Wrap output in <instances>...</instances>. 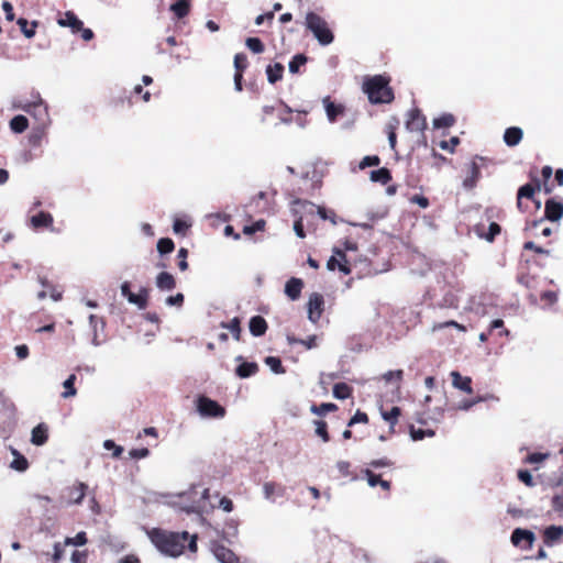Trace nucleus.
Listing matches in <instances>:
<instances>
[{
    "label": "nucleus",
    "mask_w": 563,
    "mask_h": 563,
    "mask_svg": "<svg viewBox=\"0 0 563 563\" xmlns=\"http://www.w3.org/2000/svg\"><path fill=\"white\" fill-rule=\"evenodd\" d=\"M170 11L178 18L183 19L189 14L190 3L189 0H179L170 5Z\"/></svg>",
    "instance_id": "obj_33"
},
{
    "label": "nucleus",
    "mask_w": 563,
    "mask_h": 563,
    "mask_svg": "<svg viewBox=\"0 0 563 563\" xmlns=\"http://www.w3.org/2000/svg\"><path fill=\"white\" fill-rule=\"evenodd\" d=\"M284 74V65L280 63H275L274 65H268L266 68L267 79L271 84H275L283 78Z\"/></svg>",
    "instance_id": "obj_30"
},
{
    "label": "nucleus",
    "mask_w": 563,
    "mask_h": 563,
    "mask_svg": "<svg viewBox=\"0 0 563 563\" xmlns=\"http://www.w3.org/2000/svg\"><path fill=\"white\" fill-rule=\"evenodd\" d=\"M103 448L106 450H112L113 451V453H112L113 457H120L122 452H123V448L120 446V445H117L114 443V441H112V440H106L104 443H103Z\"/></svg>",
    "instance_id": "obj_57"
},
{
    "label": "nucleus",
    "mask_w": 563,
    "mask_h": 563,
    "mask_svg": "<svg viewBox=\"0 0 563 563\" xmlns=\"http://www.w3.org/2000/svg\"><path fill=\"white\" fill-rule=\"evenodd\" d=\"M307 63V57L303 54L295 55L288 64L289 71L297 74L299 68Z\"/></svg>",
    "instance_id": "obj_45"
},
{
    "label": "nucleus",
    "mask_w": 563,
    "mask_h": 563,
    "mask_svg": "<svg viewBox=\"0 0 563 563\" xmlns=\"http://www.w3.org/2000/svg\"><path fill=\"white\" fill-rule=\"evenodd\" d=\"M250 332L254 336H262L267 331V322L262 316H254L249 323Z\"/></svg>",
    "instance_id": "obj_23"
},
{
    "label": "nucleus",
    "mask_w": 563,
    "mask_h": 563,
    "mask_svg": "<svg viewBox=\"0 0 563 563\" xmlns=\"http://www.w3.org/2000/svg\"><path fill=\"white\" fill-rule=\"evenodd\" d=\"M303 288V282L300 278L291 277L285 285V294L291 299L297 300Z\"/></svg>",
    "instance_id": "obj_22"
},
{
    "label": "nucleus",
    "mask_w": 563,
    "mask_h": 563,
    "mask_svg": "<svg viewBox=\"0 0 563 563\" xmlns=\"http://www.w3.org/2000/svg\"><path fill=\"white\" fill-rule=\"evenodd\" d=\"M15 406L0 389V423H11L14 419Z\"/></svg>",
    "instance_id": "obj_11"
},
{
    "label": "nucleus",
    "mask_w": 563,
    "mask_h": 563,
    "mask_svg": "<svg viewBox=\"0 0 563 563\" xmlns=\"http://www.w3.org/2000/svg\"><path fill=\"white\" fill-rule=\"evenodd\" d=\"M518 478L528 487L534 486V481L532 478V475L527 470H519L518 471Z\"/></svg>",
    "instance_id": "obj_56"
},
{
    "label": "nucleus",
    "mask_w": 563,
    "mask_h": 563,
    "mask_svg": "<svg viewBox=\"0 0 563 563\" xmlns=\"http://www.w3.org/2000/svg\"><path fill=\"white\" fill-rule=\"evenodd\" d=\"M245 45L255 54H261L265 49L263 42L258 37H247Z\"/></svg>",
    "instance_id": "obj_46"
},
{
    "label": "nucleus",
    "mask_w": 563,
    "mask_h": 563,
    "mask_svg": "<svg viewBox=\"0 0 563 563\" xmlns=\"http://www.w3.org/2000/svg\"><path fill=\"white\" fill-rule=\"evenodd\" d=\"M174 241L169 238H162L157 242V251L161 255L169 254L174 251Z\"/></svg>",
    "instance_id": "obj_42"
},
{
    "label": "nucleus",
    "mask_w": 563,
    "mask_h": 563,
    "mask_svg": "<svg viewBox=\"0 0 563 563\" xmlns=\"http://www.w3.org/2000/svg\"><path fill=\"white\" fill-rule=\"evenodd\" d=\"M324 310V299L319 292H312L308 300V318L312 323H317Z\"/></svg>",
    "instance_id": "obj_8"
},
{
    "label": "nucleus",
    "mask_w": 563,
    "mask_h": 563,
    "mask_svg": "<svg viewBox=\"0 0 563 563\" xmlns=\"http://www.w3.org/2000/svg\"><path fill=\"white\" fill-rule=\"evenodd\" d=\"M552 508L555 511H563V495H554L551 500Z\"/></svg>",
    "instance_id": "obj_64"
},
{
    "label": "nucleus",
    "mask_w": 563,
    "mask_h": 563,
    "mask_svg": "<svg viewBox=\"0 0 563 563\" xmlns=\"http://www.w3.org/2000/svg\"><path fill=\"white\" fill-rule=\"evenodd\" d=\"M352 387L346 383H338L333 386V396L338 399H346L352 396Z\"/></svg>",
    "instance_id": "obj_37"
},
{
    "label": "nucleus",
    "mask_w": 563,
    "mask_h": 563,
    "mask_svg": "<svg viewBox=\"0 0 563 563\" xmlns=\"http://www.w3.org/2000/svg\"><path fill=\"white\" fill-rule=\"evenodd\" d=\"M156 286L161 290H173L176 287L175 277L167 272H162L156 276Z\"/></svg>",
    "instance_id": "obj_26"
},
{
    "label": "nucleus",
    "mask_w": 563,
    "mask_h": 563,
    "mask_svg": "<svg viewBox=\"0 0 563 563\" xmlns=\"http://www.w3.org/2000/svg\"><path fill=\"white\" fill-rule=\"evenodd\" d=\"M305 25L320 45L327 46L334 41V34L328 22L318 13L310 11L306 14Z\"/></svg>",
    "instance_id": "obj_4"
},
{
    "label": "nucleus",
    "mask_w": 563,
    "mask_h": 563,
    "mask_svg": "<svg viewBox=\"0 0 563 563\" xmlns=\"http://www.w3.org/2000/svg\"><path fill=\"white\" fill-rule=\"evenodd\" d=\"M406 129L410 132H419L423 135L427 129V119L420 109L413 108L407 113Z\"/></svg>",
    "instance_id": "obj_7"
},
{
    "label": "nucleus",
    "mask_w": 563,
    "mask_h": 563,
    "mask_svg": "<svg viewBox=\"0 0 563 563\" xmlns=\"http://www.w3.org/2000/svg\"><path fill=\"white\" fill-rule=\"evenodd\" d=\"M48 440V426L44 422L38 423L33 428L31 434V443L41 446L44 445Z\"/></svg>",
    "instance_id": "obj_19"
},
{
    "label": "nucleus",
    "mask_w": 563,
    "mask_h": 563,
    "mask_svg": "<svg viewBox=\"0 0 563 563\" xmlns=\"http://www.w3.org/2000/svg\"><path fill=\"white\" fill-rule=\"evenodd\" d=\"M177 257H178V267H179V269L181 272L187 271L188 269V262H187L188 250L185 249V247L179 249Z\"/></svg>",
    "instance_id": "obj_53"
},
{
    "label": "nucleus",
    "mask_w": 563,
    "mask_h": 563,
    "mask_svg": "<svg viewBox=\"0 0 563 563\" xmlns=\"http://www.w3.org/2000/svg\"><path fill=\"white\" fill-rule=\"evenodd\" d=\"M409 201L411 203H416L418 205L419 207H421L422 209H426L429 207L430 202H429V199L422 195H413L409 198Z\"/></svg>",
    "instance_id": "obj_63"
},
{
    "label": "nucleus",
    "mask_w": 563,
    "mask_h": 563,
    "mask_svg": "<svg viewBox=\"0 0 563 563\" xmlns=\"http://www.w3.org/2000/svg\"><path fill=\"white\" fill-rule=\"evenodd\" d=\"M542 540L547 547H554L563 542V527L555 525L547 527L542 532Z\"/></svg>",
    "instance_id": "obj_13"
},
{
    "label": "nucleus",
    "mask_w": 563,
    "mask_h": 563,
    "mask_svg": "<svg viewBox=\"0 0 563 563\" xmlns=\"http://www.w3.org/2000/svg\"><path fill=\"white\" fill-rule=\"evenodd\" d=\"M410 435H411L412 440L419 441V440L424 439L426 437H433L434 431L431 429H427V430L416 429L413 426H410Z\"/></svg>",
    "instance_id": "obj_51"
},
{
    "label": "nucleus",
    "mask_w": 563,
    "mask_h": 563,
    "mask_svg": "<svg viewBox=\"0 0 563 563\" xmlns=\"http://www.w3.org/2000/svg\"><path fill=\"white\" fill-rule=\"evenodd\" d=\"M65 545L64 543H60V542H56L54 544V553H53V563H59V561L63 559L64 556V553H65Z\"/></svg>",
    "instance_id": "obj_60"
},
{
    "label": "nucleus",
    "mask_w": 563,
    "mask_h": 563,
    "mask_svg": "<svg viewBox=\"0 0 563 563\" xmlns=\"http://www.w3.org/2000/svg\"><path fill=\"white\" fill-rule=\"evenodd\" d=\"M249 66L247 57L244 53H238L234 56L235 73L243 74Z\"/></svg>",
    "instance_id": "obj_48"
},
{
    "label": "nucleus",
    "mask_w": 563,
    "mask_h": 563,
    "mask_svg": "<svg viewBox=\"0 0 563 563\" xmlns=\"http://www.w3.org/2000/svg\"><path fill=\"white\" fill-rule=\"evenodd\" d=\"M258 365L255 362H243L235 368V374L240 378H247L258 372Z\"/></svg>",
    "instance_id": "obj_27"
},
{
    "label": "nucleus",
    "mask_w": 563,
    "mask_h": 563,
    "mask_svg": "<svg viewBox=\"0 0 563 563\" xmlns=\"http://www.w3.org/2000/svg\"><path fill=\"white\" fill-rule=\"evenodd\" d=\"M29 126V120L24 115H15L10 121V128L15 133L24 132Z\"/></svg>",
    "instance_id": "obj_36"
},
{
    "label": "nucleus",
    "mask_w": 563,
    "mask_h": 563,
    "mask_svg": "<svg viewBox=\"0 0 563 563\" xmlns=\"http://www.w3.org/2000/svg\"><path fill=\"white\" fill-rule=\"evenodd\" d=\"M311 412L318 415V416H323L325 415L327 412H330V411H336L338 410V406L333 402H323L319 406L317 405H312L311 408H310Z\"/></svg>",
    "instance_id": "obj_44"
},
{
    "label": "nucleus",
    "mask_w": 563,
    "mask_h": 563,
    "mask_svg": "<svg viewBox=\"0 0 563 563\" xmlns=\"http://www.w3.org/2000/svg\"><path fill=\"white\" fill-rule=\"evenodd\" d=\"M213 553L217 560L221 563H240L239 556L224 545H217Z\"/></svg>",
    "instance_id": "obj_21"
},
{
    "label": "nucleus",
    "mask_w": 563,
    "mask_h": 563,
    "mask_svg": "<svg viewBox=\"0 0 563 563\" xmlns=\"http://www.w3.org/2000/svg\"><path fill=\"white\" fill-rule=\"evenodd\" d=\"M356 423H368V416L367 413L361 411V410H357L355 412V415L350 419L347 426L349 427H352Z\"/></svg>",
    "instance_id": "obj_55"
},
{
    "label": "nucleus",
    "mask_w": 563,
    "mask_h": 563,
    "mask_svg": "<svg viewBox=\"0 0 563 563\" xmlns=\"http://www.w3.org/2000/svg\"><path fill=\"white\" fill-rule=\"evenodd\" d=\"M58 25L63 27H70L73 33H78L82 30V21L73 11H66L63 16L57 20Z\"/></svg>",
    "instance_id": "obj_16"
},
{
    "label": "nucleus",
    "mask_w": 563,
    "mask_h": 563,
    "mask_svg": "<svg viewBox=\"0 0 563 563\" xmlns=\"http://www.w3.org/2000/svg\"><path fill=\"white\" fill-rule=\"evenodd\" d=\"M550 456L549 453H539V452H536V453H530L527 455V457L525 459V463L527 464H537V463H541L543 462L544 460H547L548 457Z\"/></svg>",
    "instance_id": "obj_52"
},
{
    "label": "nucleus",
    "mask_w": 563,
    "mask_h": 563,
    "mask_svg": "<svg viewBox=\"0 0 563 563\" xmlns=\"http://www.w3.org/2000/svg\"><path fill=\"white\" fill-rule=\"evenodd\" d=\"M380 163V158L376 155H373V156H365L361 163H360V168L361 169H364L368 166H378Z\"/></svg>",
    "instance_id": "obj_59"
},
{
    "label": "nucleus",
    "mask_w": 563,
    "mask_h": 563,
    "mask_svg": "<svg viewBox=\"0 0 563 563\" xmlns=\"http://www.w3.org/2000/svg\"><path fill=\"white\" fill-rule=\"evenodd\" d=\"M490 161L486 157L476 155L470 167H468V175L465 177L463 181V186L466 189H473L476 187L478 179L481 178V169L484 167H487L488 163Z\"/></svg>",
    "instance_id": "obj_6"
},
{
    "label": "nucleus",
    "mask_w": 563,
    "mask_h": 563,
    "mask_svg": "<svg viewBox=\"0 0 563 563\" xmlns=\"http://www.w3.org/2000/svg\"><path fill=\"white\" fill-rule=\"evenodd\" d=\"M316 434L322 439L324 443L330 441V434L328 432V424L324 420H314Z\"/></svg>",
    "instance_id": "obj_43"
},
{
    "label": "nucleus",
    "mask_w": 563,
    "mask_h": 563,
    "mask_svg": "<svg viewBox=\"0 0 563 563\" xmlns=\"http://www.w3.org/2000/svg\"><path fill=\"white\" fill-rule=\"evenodd\" d=\"M32 96V100H19L14 103V107L32 115L36 121L37 129L43 133L44 129L51 122L48 108L38 92L33 91Z\"/></svg>",
    "instance_id": "obj_3"
},
{
    "label": "nucleus",
    "mask_w": 563,
    "mask_h": 563,
    "mask_svg": "<svg viewBox=\"0 0 563 563\" xmlns=\"http://www.w3.org/2000/svg\"><path fill=\"white\" fill-rule=\"evenodd\" d=\"M53 216L46 211H40L30 218V223L35 230L53 229Z\"/></svg>",
    "instance_id": "obj_17"
},
{
    "label": "nucleus",
    "mask_w": 563,
    "mask_h": 563,
    "mask_svg": "<svg viewBox=\"0 0 563 563\" xmlns=\"http://www.w3.org/2000/svg\"><path fill=\"white\" fill-rule=\"evenodd\" d=\"M327 267L329 271H335L338 268L344 275H349L351 273V267L347 262L346 254L338 249L334 250V255L328 260Z\"/></svg>",
    "instance_id": "obj_10"
},
{
    "label": "nucleus",
    "mask_w": 563,
    "mask_h": 563,
    "mask_svg": "<svg viewBox=\"0 0 563 563\" xmlns=\"http://www.w3.org/2000/svg\"><path fill=\"white\" fill-rule=\"evenodd\" d=\"M77 377L75 374L69 375V377L64 382V388L65 391L62 394L64 398L73 397L77 394V390L75 388V382Z\"/></svg>",
    "instance_id": "obj_41"
},
{
    "label": "nucleus",
    "mask_w": 563,
    "mask_h": 563,
    "mask_svg": "<svg viewBox=\"0 0 563 563\" xmlns=\"http://www.w3.org/2000/svg\"><path fill=\"white\" fill-rule=\"evenodd\" d=\"M534 540V533L528 529L516 528L511 533L512 544L525 550L531 549Z\"/></svg>",
    "instance_id": "obj_9"
},
{
    "label": "nucleus",
    "mask_w": 563,
    "mask_h": 563,
    "mask_svg": "<svg viewBox=\"0 0 563 563\" xmlns=\"http://www.w3.org/2000/svg\"><path fill=\"white\" fill-rule=\"evenodd\" d=\"M265 364L267 366H269V368L275 373V374H284L286 372L282 361L279 357L277 356H267L265 358Z\"/></svg>",
    "instance_id": "obj_40"
},
{
    "label": "nucleus",
    "mask_w": 563,
    "mask_h": 563,
    "mask_svg": "<svg viewBox=\"0 0 563 563\" xmlns=\"http://www.w3.org/2000/svg\"><path fill=\"white\" fill-rule=\"evenodd\" d=\"M522 136H523V132L520 128L510 126V128L506 129V131L504 133V142L508 146H516L521 142Z\"/></svg>",
    "instance_id": "obj_24"
},
{
    "label": "nucleus",
    "mask_w": 563,
    "mask_h": 563,
    "mask_svg": "<svg viewBox=\"0 0 563 563\" xmlns=\"http://www.w3.org/2000/svg\"><path fill=\"white\" fill-rule=\"evenodd\" d=\"M531 183L521 186L517 192V207L521 209L522 199H533L534 192L541 189V181L538 177H531Z\"/></svg>",
    "instance_id": "obj_12"
},
{
    "label": "nucleus",
    "mask_w": 563,
    "mask_h": 563,
    "mask_svg": "<svg viewBox=\"0 0 563 563\" xmlns=\"http://www.w3.org/2000/svg\"><path fill=\"white\" fill-rule=\"evenodd\" d=\"M189 229V224L180 219H176L173 224V230L176 234L185 235L187 230Z\"/></svg>",
    "instance_id": "obj_58"
},
{
    "label": "nucleus",
    "mask_w": 563,
    "mask_h": 563,
    "mask_svg": "<svg viewBox=\"0 0 563 563\" xmlns=\"http://www.w3.org/2000/svg\"><path fill=\"white\" fill-rule=\"evenodd\" d=\"M87 543V534L84 531L78 532L75 537H67L64 545H84Z\"/></svg>",
    "instance_id": "obj_50"
},
{
    "label": "nucleus",
    "mask_w": 563,
    "mask_h": 563,
    "mask_svg": "<svg viewBox=\"0 0 563 563\" xmlns=\"http://www.w3.org/2000/svg\"><path fill=\"white\" fill-rule=\"evenodd\" d=\"M148 301V290L141 288L139 294H130L129 302L136 305L140 309H145Z\"/></svg>",
    "instance_id": "obj_31"
},
{
    "label": "nucleus",
    "mask_w": 563,
    "mask_h": 563,
    "mask_svg": "<svg viewBox=\"0 0 563 563\" xmlns=\"http://www.w3.org/2000/svg\"><path fill=\"white\" fill-rule=\"evenodd\" d=\"M16 23L20 26V30L24 34L25 37L32 38L35 35L36 27L38 24L37 21H33L32 23H29V21L26 19L20 18Z\"/></svg>",
    "instance_id": "obj_35"
},
{
    "label": "nucleus",
    "mask_w": 563,
    "mask_h": 563,
    "mask_svg": "<svg viewBox=\"0 0 563 563\" xmlns=\"http://www.w3.org/2000/svg\"><path fill=\"white\" fill-rule=\"evenodd\" d=\"M363 473H364V475L367 479V483L371 487H375V486L379 485L382 487V489H384L385 492L390 490L391 484L389 481L383 479L380 475L375 474L374 472H372L368 468L365 470Z\"/></svg>",
    "instance_id": "obj_25"
},
{
    "label": "nucleus",
    "mask_w": 563,
    "mask_h": 563,
    "mask_svg": "<svg viewBox=\"0 0 563 563\" xmlns=\"http://www.w3.org/2000/svg\"><path fill=\"white\" fill-rule=\"evenodd\" d=\"M563 216V202L551 198L545 201L544 218L549 221H558Z\"/></svg>",
    "instance_id": "obj_15"
},
{
    "label": "nucleus",
    "mask_w": 563,
    "mask_h": 563,
    "mask_svg": "<svg viewBox=\"0 0 563 563\" xmlns=\"http://www.w3.org/2000/svg\"><path fill=\"white\" fill-rule=\"evenodd\" d=\"M71 563H87L88 552L86 550L79 551L75 550L71 554Z\"/></svg>",
    "instance_id": "obj_61"
},
{
    "label": "nucleus",
    "mask_w": 563,
    "mask_h": 563,
    "mask_svg": "<svg viewBox=\"0 0 563 563\" xmlns=\"http://www.w3.org/2000/svg\"><path fill=\"white\" fill-rule=\"evenodd\" d=\"M389 84L388 76L375 75L365 78L362 89L373 104L391 103L395 95Z\"/></svg>",
    "instance_id": "obj_2"
},
{
    "label": "nucleus",
    "mask_w": 563,
    "mask_h": 563,
    "mask_svg": "<svg viewBox=\"0 0 563 563\" xmlns=\"http://www.w3.org/2000/svg\"><path fill=\"white\" fill-rule=\"evenodd\" d=\"M371 180L374 183H379L382 185H386L391 180L390 170L386 167H382L376 170L371 172Z\"/></svg>",
    "instance_id": "obj_32"
},
{
    "label": "nucleus",
    "mask_w": 563,
    "mask_h": 563,
    "mask_svg": "<svg viewBox=\"0 0 563 563\" xmlns=\"http://www.w3.org/2000/svg\"><path fill=\"white\" fill-rule=\"evenodd\" d=\"M495 330L498 331V336H508L509 335V330L507 328H505V323L501 319H496L494 321H492L490 325H489V333H493Z\"/></svg>",
    "instance_id": "obj_49"
},
{
    "label": "nucleus",
    "mask_w": 563,
    "mask_h": 563,
    "mask_svg": "<svg viewBox=\"0 0 563 563\" xmlns=\"http://www.w3.org/2000/svg\"><path fill=\"white\" fill-rule=\"evenodd\" d=\"M14 460L11 463V467L19 472H24L29 467V462L25 456L19 454L16 451H14Z\"/></svg>",
    "instance_id": "obj_47"
},
{
    "label": "nucleus",
    "mask_w": 563,
    "mask_h": 563,
    "mask_svg": "<svg viewBox=\"0 0 563 563\" xmlns=\"http://www.w3.org/2000/svg\"><path fill=\"white\" fill-rule=\"evenodd\" d=\"M400 121L397 117H391L386 125L389 145L393 150L396 147L397 135L396 130L398 129Z\"/></svg>",
    "instance_id": "obj_29"
},
{
    "label": "nucleus",
    "mask_w": 563,
    "mask_h": 563,
    "mask_svg": "<svg viewBox=\"0 0 563 563\" xmlns=\"http://www.w3.org/2000/svg\"><path fill=\"white\" fill-rule=\"evenodd\" d=\"M501 228L497 222H492L488 227V232L485 234V239L488 242H493L495 238L500 233Z\"/></svg>",
    "instance_id": "obj_54"
},
{
    "label": "nucleus",
    "mask_w": 563,
    "mask_h": 563,
    "mask_svg": "<svg viewBox=\"0 0 563 563\" xmlns=\"http://www.w3.org/2000/svg\"><path fill=\"white\" fill-rule=\"evenodd\" d=\"M323 104L325 108L327 117L330 122H335L336 119L344 114L345 107L341 103H335L331 101L330 97H325L323 99Z\"/></svg>",
    "instance_id": "obj_18"
},
{
    "label": "nucleus",
    "mask_w": 563,
    "mask_h": 563,
    "mask_svg": "<svg viewBox=\"0 0 563 563\" xmlns=\"http://www.w3.org/2000/svg\"><path fill=\"white\" fill-rule=\"evenodd\" d=\"M455 123V118L451 113H444L433 120V126L435 129L450 128Z\"/></svg>",
    "instance_id": "obj_38"
},
{
    "label": "nucleus",
    "mask_w": 563,
    "mask_h": 563,
    "mask_svg": "<svg viewBox=\"0 0 563 563\" xmlns=\"http://www.w3.org/2000/svg\"><path fill=\"white\" fill-rule=\"evenodd\" d=\"M400 413H401V410L397 406H394L388 411H382L383 419L385 421H387L391 428H394L397 424Z\"/></svg>",
    "instance_id": "obj_39"
},
{
    "label": "nucleus",
    "mask_w": 563,
    "mask_h": 563,
    "mask_svg": "<svg viewBox=\"0 0 563 563\" xmlns=\"http://www.w3.org/2000/svg\"><path fill=\"white\" fill-rule=\"evenodd\" d=\"M153 544L164 554L179 556L186 547L190 552L197 551V536H190L187 531L172 532L155 528L148 532Z\"/></svg>",
    "instance_id": "obj_1"
},
{
    "label": "nucleus",
    "mask_w": 563,
    "mask_h": 563,
    "mask_svg": "<svg viewBox=\"0 0 563 563\" xmlns=\"http://www.w3.org/2000/svg\"><path fill=\"white\" fill-rule=\"evenodd\" d=\"M368 464L372 467L379 468V467H391L394 465V462L387 457H382V459L372 460Z\"/></svg>",
    "instance_id": "obj_62"
},
{
    "label": "nucleus",
    "mask_w": 563,
    "mask_h": 563,
    "mask_svg": "<svg viewBox=\"0 0 563 563\" xmlns=\"http://www.w3.org/2000/svg\"><path fill=\"white\" fill-rule=\"evenodd\" d=\"M264 495L267 499L274 500L275 496H283L285 494V488L275 483V482H267L263 486Z\"/></svg>",
    "instance_id": "obj_28"
},
{
    "label": "nucleus",
    "mask_w": 563,
    "mask_h": 563,
    "mask_svg": "<svg viewBox=\"0 0 563 563\" xmlns=\"http://www.w3.org/2000/svg\"><path fill=\"white\" fill-rule=\"evenodd\" d=\"M220 327L223 328V329H228L231 331L233 338L236 340V341H240L241 340V332H242V329H241V320L240 318L238 317H234L231 321L229 322H221L220 323Z\"/></svg>",
    "instance_id": "obj_34"
},
{
    "label": "nucleus",
    "mask_w": 563,
    "mask_h": 563,
    "mask_svg": "<svg viewBox=\"0 0 563 563\" xmlns=\"http://www.w3.org/2000/svg\"><path fill=\"white\" fill-rule=\"evenodd\" d=\"M88 486L85 483H77L66 488V504L79 505L86 496Z\"/></svg>",
    "instance_id": "obj_14"
},
{
    "label": "nucleus",
    "mask_w": 563,
    "mask_h": 563,
    "mask_svg": "<svg viewBox=\"0 0 563 563\" xmlns=\"http://www.w3.org/2000/svg\"><path fill=\"white\" fill-rule=\"evenodd\" d=\"M197 411L205 418H223L225 408L218 401L201 395L196 400Z\"/></svg>",
    "instance_id": "obj_5"
},
{
    "label": "nucleus",
    "mask_w": 563,
    "mask_h": 563,
    "mask_svg": "<svg viewBox=\"0 0 563 563\" xmlns=\"http://www.w3.org/2000/svg\"><path fill=\"white\" fill-rule=\"evenodd\" d=\"M451 377H452V385L468 394V395H472L473 394V388H472V378L468 377V376H462L459 372L456 371H453L451 372Z\"/></svg>",
    "instance_id": "obj_20"
}]
</instances>
